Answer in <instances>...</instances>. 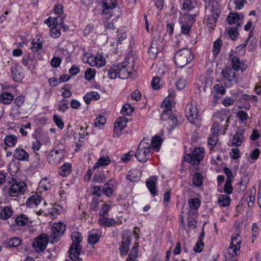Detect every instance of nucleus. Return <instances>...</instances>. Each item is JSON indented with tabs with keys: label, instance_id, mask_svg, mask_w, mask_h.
Segmentation results:
<instances>
[{
	"label": "nucleus",
	"instance_id": "8fccbe9b",
	"mask_svg": "<svg viewBox=\"0 0 261 261\" xmlns=\"http://www.w3.org/2000/svg\"><path fill=\"white\" fill-rule=\"evenodd\" d=\"M172 101L168 100V101L165 100L162 103V108L164 109V113L162 115V117L166 118V115H168L169 114V113H170V109H171V104Z\"/></svg>",
	"mask_w": 261,
	"mask_h": 261
},
{
	"label": "nucleus",
	"instance_id": "6e6552de",
	"mask_svg": "<svg viewBox=\"0 0 261 261\" xmlns=\"http://www.w3.org/2000/svg\"><path fill=\"white\" fill-rule=\"evenodd\" d=\"M233 69L230 67L224 68L221 72V75L224 80V84L228 88L231 87L236 83V73Z\"/></svg>",
	"mask_w": 261,
	"mask_h": 261
},
{
	"label": "nucleus",
	"instance_id": "0eeeda50",
	"mask_svg": "<svg viewBox=\"0 0 261 261\" xmlns=\"http://www.w3.org/2000/svg\"><path fill=\"white\" fill-rule=\"evenodd\" d=\"M119 66V78L121 79H127L132 70L134 64L133 61L132 62L129 61L128 59L125 58L122 63L117 64Z\"/></svg>",
	"mask_w": 261,
	"mask_h": 261
},
{
	"label": "nucleus",
	"instance_id": "79ce46f5",
	"mask_svg": "<svg viewBox=\"0 0 261 261\" xmlns=\"http://www.w3.org/2000/svg\"><path fill=\"white\" fill-rule=\"evenodd\" d=\"M151 150L154 149L155 151L160 150L161 145V138L159 136H154L150 141Z\"/></svg>",
	"mask_w": 261,
	"mask_h": 261
},
{
	"label": "nucleus",
	"instance_id": "393cba45",
	"mask_svg": "<svg viewBox=\"0 0 261 261\" xmlns=\"http://www.w3.org/2000/svg\"><path fill=\"white\" fill-rule=\"evenodd\" d=\"M245 140L243 130L237 131L232 138V145L233 146H239Z\"/></svg>",
	"mask_w": 261,
	"mask_h": 261
},
{
	"label": "nucleus",
	"instance_id": "473e14b6",
	"mask_svg": "<svg viewBox=\"0 0 261 261\" xmlns=\"http://www.w3.org/2000/svg\"><path fill=\"white\" fill-rule=\"evenodd\" d=\"M14 95L9 92H3L0 95V102L4 105H9L14 99Z\"/></svg>",
	"mask_w": 261,
	"mask_h": 261
},
{
	"label": "nucleus",
	"instance_id": "aec40b11",
	"mask_svg": "<svg viewBox=\"0 0 261 261\" xmlns=\"http://www.w3.org/2000/svg\"><path fill=\"white\" fill-rule=\"evenodd\" d=\"M65 17V16L64 15H59L56 17H49L48 19L45 20V23L50 28H51V26L61 27V25L64 23Z\"/></svg>",
	"mask_w": 261,
	"mask_h": 261
},
{
	"label": "nucleus",
	"instance_id": "39448f33",
	"mask_svg": "<svg viewBox=\"0 0 261 261\" xmlns=\"http://www.w3.org/2000/svg\"><path fill=\"white\" fill-rule=\"evenodd\" d=\"M204 153V148H195L185 155V161L192 165L198 166L203 160Z\"/></svg>",
	"mask_w": 261,
	"mask_h": 261
},
{
	"label": "nucleus",
	"instance_id": "6ab92c4d",
	"mask_svg": "<svg viewBox=\"0 0 261 261\" xmlns=\"http://www.w3.org/2000/svg\"><path fill=\"white\" fill-rule=\"evenodd\" d=\"M116 0H102L101 3L103 8L102 13L106 15L109 14L116 7Z\"/></svg>",
	"mask_w": 261,
	"mask_h": 261
},
{
	"label": "nucleus",
	"instance_id": "13d9d810",
	"mask_svg": "<svg viewBox=\"0 0 261 261\" xmlns=\"http://www.w3.org/2000/svg\"><path fill=\"white\" fill-rule=\"evenodd\" d=\"M232 179H227L224 187V192L227 194L232 192L233 188L231 185Z\"/></svg>",
	"mask_w": 261,
	"mask_h": 261
},
{
	"label": "nucleus",
	"instance_id": "e2e57ef3",
	"mask_svg": "<svg viewBox=\"0 0 261 261\" xmlns=\"http://www.w3.org/2000/svg\"><path fill=\"white\" fill-rule=\"evenodd\" d=\"M106 179V175L101 173H98L95 174V175L93 176V181L94 182H98V183H102Z\"/></svg>",
	"mask_w": 261,
	"mask_h": 261
},
{
	"label": "nucleus",
	"instance_id": "37998d69",
	"mask_svg": "<svg viewBox=\"0 0 261 261\" xmlns=\"http://www.w3.org/2000/svg\"><path fill=\"white\" fill-rule=\"evenodd\" d=\"M240 27H241V24L238 23L237 27H228L227 28L228 36L231 39L233 40L236 39L238 35V29Z\"/></svg>",
	"mask_w": 261,
	"mask_h": 261
},
{
	"label": "nucleus",
	"instance_id": "c03bdc74",
	"mask_svg": "<svg viewBox=\"0 0 261 261\" xmlns=\"http://www.w3.org/2000/svg\"><path fill=\"white\" fill-rule=\"evenodd\" d=\"M146 186L153 196H155L158 195L156 181L148 180L146 182Z\"/></svg>",
	"mask_w": 261,
	"mask_h": 261
},
{
	"label": "nucleus",
	"instance_id": "774afa93",
	"mask_svg": "<svg viewBox=\"0 0 261 261\" xmlns=\"http://www.w3.org/2000/svg\"><path fill=\"white\" fill-rule=\"evenodd\" d=\"M53 120L56 123V124L58 126V127L62 129L64 127V123L62 118H60L58 115L55 114L54 115Z\"/></svg>",
	"mask_w": 261,
	"mask_h": 261
},
{
	"label": "nucleus",
	"instance_id": "f704fd0d",
	"mask_svg": "<svg viewBox=\"0 0 261 261\" xmlns=\"http://www.w3.org/2000/svg\"><path fill=\"white\" fill-rule=\"evenodd\" d=\"M119 66L115 64L112 65L108 71V77L111 80H114L117 77H119Z\"/></svg>",
	"mask_w": 261,
	"mask_h": 261
},
{
	"label": "nucleus",
	"instance_id": "bb28decb",
	"mask_svg": "<svg viewBox=\"0 0 261 261\" xmlns=\"http://www.w3.org/2000/svg\"><path fill=\"white\" fill-rule=\"evenodd\" d=\"M21 241L19 237H13L6 241L4 244L7 248L16 247L21 244Z\"/></svg>",
	"mask_w": 261,
	"mask_h": 261
},
{
	"label": "nucleus",
	"instance_id": "c85d7f7f",
	"mask_svg": "<svg viewBox=\"0 0 261 261\" xmlns=\"http://www.w3.org/2000/svg\"><path fill=\"white\" fill-rule=\"evenodd\" d=\"M141 175V173L139 170H132L128 172L126 178L131 182H137L140 180Z\"/></svg>",
	"mask_w": 261,
	"mask_h": 261
},
{
	"label": "nucleus",
	"instance_id": "4c0bfd02",
	"mask_svg": "<svg viewBox=\"0 0 261 261\" xmlns=\"http://www.w3.org/2000/svg\"><path fill=\"white\" fill-rule=\"evenodd\" d=\"M12 77L14 80L16 82H20L21 81L24 76L23 72H22L20 68H14L13 69L11 68Z\"/></svg>",
	"mask_w": 261,
	"mask_h": 261
},
{
	"label": "nucleus",
	"instance_id": "b1692460",
	"mask_svg": "<svg viewBox=\"0 0 261 261\" xmlns=\"http://www.w3.org/2000/svg\"><path fill=\"white\" fill-rule=\"evenodd\" d=\"M214 96V102L216 103L218 102L219 97L218 94L223 95L226 93L224 87L220 84H216L214 86L213 90L212 92Z\"/></svg>",
	"mask_w": 261,
	"mask_h": 261
},
{
	"label": "nucleus",
	"instance_id": "4d7b16f0",
	"mask_svg": "<svg viewBox=\"0 0 261 261\" xmlns=\"http://www.w3.org/2000/svg\"><path fill=\"white\" fill-rule=\"evenodd\" d=\"M95 70L90 68H88L85 72V77L88 81H90L94 79L95 75Z\"/></svg>",
	"mask_w": 261,
	"mask_h": 261
},
{
	"label": "nucleus",
	"instance_id": "a19ab883",
	"mask_svg": "<svg viewBox=\"0 0 261 261\" xmlns=\"http://www.w3.org/2000/svg\"><path fill=\"white\" fill-rule=\"evenodd\" d=\"M230 197L226 195H220L219 196L218 203L220 206H227L230 203Z\"/></svg>",
	"mask_w": 261,
	"mask_h": 261
},
{
	"label": "nucleus",
	"instance_id": "cd10ccee",
	"mask_svg": "<svg viewBox=\"0 0 261 261\" xmlns=\"http://www.w3.org/2000/svg\"><path fill=\"white\" fill-rule=\"evenodd\" d=\"M100 97V94L95 91L87 93L83 97L86 104L89 105L93 100H97Z\"/></svg>",
	"mask_w": 261,
	"mask_h": 261
},
{
	"label": "nucleus",
	"instance_id": "c756f323",
	"mask_svg": "<svg viewBox=\"0 0 261 261\" xmlns=\"http://www.w3.org/2000/svg\"><path fill=\"white\" fill-rule=\"evenodd\" d=\"M101 237L100 233L98 231H92L88 235V242L91 245L96 244Z\"/></svg>",
	"mask_w": 261,
	"mask_h": 261
},
{
	"label": "nucleus",
	"instance_id": "69168bd1",
	"mask_svg": "<svg viewBox=\"0 0 261 261\" xmlns=\"http://www.w3.org/2000/svg\"><path fill=\"white\" fill-rule=\"evenodd\" d=\"M196 16L197 13L194 14H186L183 16L182 19L185 21H188V23H191V25H192L193 23L195 21Z\"/></svg>",
	"mask_w": 261,
	"mask_h": 261
},
{
	"label": "nucleus",
	"instance_id": "20e7f679",
	"mask_svg": "<svg viewBox=\"0 0 261 261\" xmlns=\"http://www.w3.org/2000/svg\"><path fill=\"white\" fill-rule=\"evenodd\" d=\"M174 59L176 66L182 68L192 61L193 56L190 49L182 48L176 52Z\"/></svg>",
	"mask_w": 261,
	"mask_h": 261
},
{
	"label": "nucleus",
	"instance_id": "0e129e2a",
	"mask_svg": "<svg viewBox=\"0 0 261 261\" xmlns=\"http://www.w3.org/2000/svg\"><path fill=\"white\" fill-rule=\"evenodd\" d=\"M53 150L62 154L63 156H64L65 153V146L61 142L57 143Z\"/></svg>",
	"mask_w": 261,
	"mask_h": 261
},
{
	"label": "nucleus",
	"instance_id": "603ef678",
	"mask_svg": "<svg viewBox=\"0 0 261 261\" xmlns=\"http://www.w3.org/2000/svg\"><path fill=\"white\" fill-rule=\"evenodd\" d=\"M192 182L196 187L202 186L203 182V175L199 173H195L193 175Z\"/></svg>",
	"mask_w": 261,
	"mask_h": 261
},
{
	"label": "nucleus",
	"instance_id": "3c124183",
	"mask_svg": "<svg viewBox=\"0 0 261 261\" xmlns=\"http://www.w3.org/2000/svg\"><path fill=\"white\" fill-rule=\"evenodd\" d=\"M181 33L185 35H188L191 30V23H188V21L182 20L180 22Z\"/></svg>",
	"mask_w": 261,
	"mask_h": 261
},
{
	"label": "nucleus",
	"instance_id": "58836bf2",
	"mask_svg": "<svg viewBox=\"0 0 261 261\" xmlns=\"http://www.w3.org/2000/svg\"><path fill=\"white\" fill-rule=\"evenodd\" d=\"M4 142L7 146L13 147L17 142V137L15 135H7L4 139Z\"/></svg>",
	"mask_w": 261,
	"mask_h": 261
},
{
	"label": "nucleus",
	"instance_id": "680f3d73",
	"mask_svg": "<svg viewBox=\"0 0 261 261\" xmlns=\"http://www.w3.org/2000/svg\"><path fill=\"white\" fill-rule=\"evenodd\" d=\"M101 200L99 197H93L92 201L90 203V207L94 211H97L98 210V205Z\"/></svg>",
	"mask_w": 261,
	"mask_h": 261
},
{
	"label": "nucleus",
	"instance_id": "052dcab7",
	"mask_svg": "<svg viewBox=\"0 0 261 261\" xmlns=\"http://www.w3.org/2000/svg\"><path fill=\"white\" fill-rule=\"evenodd\" d=\"M138 246H134L131 249L130 252L128 255V258L127 260L137 261L136 259L138 256Z\"/></svg>",
	"mask_w": 261,
	"mask_h": 261
},
{
	"label": "nucleus",
	"instance_id": "c9c22d12",
	"mask_svg": "<svg viewBox=\"0 0 261 261\" xmlns=\"http://www.w3.org/2000/svg\"><path fill=\"white\" fill-rule=\"evenodd\" d=\"M196 5L195 0H184L181 4V9L185 11H190Z\"/></svg>",
	"mask_w": 261,
	"mask_h": 261
},
{
	"label": "nucleus",
	"instance_id": "e433bc0d",
	"mask_svg": "<svg viewBox=\"0 0 261 261\" xmlns=\"http://www.w3.org/2000/svg\"><path fill=\"white\" fill-rule=\"evenodd\" d=\"M111 162L109 156H103L100 158L93 166V169H96L101 166H105L108 165Z\"/></svg>",
	"mask_w": 261,
	"mask_h": 261
},
{
	"label": "nucleus",
	"instance_id": "ddd939ff",
	"mask_svg": "<svg viewBox=\"0 0 261 261\" xmlns=\"http://www.w3.org/2000/svg\"><path fill=\"white\" fill-rule=\"evenodd\" d=\"M230 60L232 69L234 70L238 71L241 70L244 72L247 67L246 60L241 61L239 58L235 56H231L230 57Z\"/></svg>",
	"mask_w": 261,
	"mask_h": 261
},
{
	"label": "nucleus",
	"instance_id": "dca6fc26",
	"mask_svg": "<svg viewBox=\"0 0 261 261\" xmlns=\"http://www.w3.org/2000/svg\"><path fill=\"white\" fill-rule=\"evenodd\" d=\"M117 186V181L113 179H111L103 185L101 192L105 195L110 197L116 190Z\"/></svg>",
	"mask_w": 261,
	"mask_h": 261
},
{
	"label": "nucleus",
	"instance_id": "09e8293b",
	"mask_svg": "<svg viewBox=\"0 0 261 261\" xmlns=\"http://www.w3.org/2000/svg\"><path fill=\"white\" fill-rule=\"evenodd\" d=\"M222 44V41L220 39H218L214 42L212 53L214 56L219 54Z\"/></svg>",
	"mask_w": 261,
	"mask_h": 261
},
{
	"label": "nucleus",
	"instance_id": "5701e85b",
	"mask_svg": "<svg viewBox=\"0 0 261 261\" xmlns=\"http://www.w3.org/2000/svg\"><path fill=\"white\" fill-rule=\"evenodd\" d=\"M13 156L16 160L21 161H28L29 159V153L21 148H16L14 152Z\"/></svg>",
	"mask_w": 261,
	"mask_h": 261
},
{
	"label": "nucleus",
	"instance_id": "6e6d98bb",
	"mask_svg": "<svg viewBox=\"0 0 261 261\" xmlns=\"http://www.w3.org/2000/svg\"><path fill=\"white\" fill-rule=\"evenodd\" d=\"M68 108V101L67 99H63L60 101L58 108L59 111L64 113Z\"/></svg>",
	"mask_w": 261,
	"mask_h": 261
},
{
	"label": "nucleus",
	"instance_id": "1a4fd4ad",
	"mask_svg": "<svg viewBox=\"0 0 261 261\" xmlns=\"http://www.w3.org/2000/svg\"><path fill=\"white\" fill-rule=\"evenodd\" d=\"M66 230V225L61 222L55 223L51 228L50 237L53 241L57 242Z\"/></svg>",
	"mask_w": 261,
	"mask_h": 261
},
{
	"label": "nucleus",
	"instance_id": "2eb2a0df",
	"mask_svg": "<svg viewBox=\"0 0 261 261\" xmlns=\"http://www.w3.org/2000/svg\"><path fill=\"white\" fill-rule=\"evenodd\" d=\"M240 239L241 236L239 234L232 238L231 242L228 249L229 254L232 257L237 255V251H239L240 248Z\"/></svg>",
	"mask_w": 261,
	"mask_h": 261
},
{
	"label": "nucleus",
	"instance_id": "f257e3e1",
	"mask_svg": "<svg viewBox=\"0 0 261 261\" xmlns=\"http://www.w3.org/2000/svg\"><path fill=\"white\" fill-rule=\"evenodd\" d=\"M152 153L150 140L144 138L140 143L135 155L138 161L144 163L150 159Z\"/></svg>",
	"mask_w": 261,
	"mask_h": 261
},
{
	"label": "nucleus",
	"instance_id": "ea45409f",
	"mask_svg": "<svg viewBox=\"0 0 261 261\" xmlns=\"http://www.w3.org/2000/svg\"><path fill=\"white\" fill-rule=\"evenodd\" d=\"M29 220V218L26 215L20 214L15 218V222L17 226H22L28 223Z\"/></svg>",
	"mask_w": 261,
	"mask_h": 261
},
{
	"label": "nucleus",
	"instance_id": "f8f14e48",
	"mask_svg": "<svg viewBox=\"0 0 261 261\" xmlns=\"http://www.w3.org/2000/svg\"><path fill=\"white\" fill-rule=\"evenodd\" d=\"M127 119L126 117H119L114 123L113 137H119L122 130L126 126Z\"/></svg>",
	"mask_w": 261,
	"mask_h": 261
},
{
	"label": "nucleus",
	"instance_id": "49530a36",
	"mask_svg": "<svg viewBox=\"0 0 261 261\" xmlns=\"http://www.w3.org/2000/svg\"><path fill=\"white\" fill-rule=\"evenodd\" d=\"M30 49L34 52L38 51L42 47V41L39 39H33L31 42Z\"/></svg>",
	"mask_w": 261,
	"mask_h": 261
},
{
	"label": "nucleus",
	"instance_id": "412c9836",
	"mask_svg": "<svg viewBox=\"0 0 261 261\" xmlns=\"http://www.w3.org/2000/svg\"><path fill=\"white\" fill-rule=\"evenodd\" d=\"M54 185V181L49 178H42L39 183L38 190L40 192H43L50 189Z\"/></svg>",
	"mask_w": 261,
	"mask_h": 261
},
{
	"label": "nucleus",
	"instance_id": "9b49d317",
	"mask_svg": "<svg viewBox=\"0 0 261 261\" xmlns=\"http://www.w3.org/2000/svg\"><path fill=\"white\" fill-rule=\"evenodd\" d=\"M205 2V11L206 14H215L219 16L221 11L219 3L215 1L204 0Z\"/></svg>",
	"mask_w": 261,
	"mask_h": 261
},
{
	"label": "nucleus",
	"instance_id": "a211bd4d",
	"mask_svg": "<svg viewBox=\"0 0 261 261\" xmlns=\"http://www.w3.org/2000/svg\"><path fill=\"white\" fill-rule=\"evenodd\" d=\"M200 203V200L198 198L189 199L188 201L189 207L188 208V215H196Z\"/></svg>",
	"mask_w": 261,
	"mask_h": 261
},
{
	"label": "nucleus",
	"instance_id": "864d4df0",
	"mask_svg": "<svg viewBox=\"0 0 261 261\" xmlns=\"http://www.w3.org/2000/svg\"><path fill=\"white\" fill-rule=\"evenodd\" d=\"M218 141V136L216 135L211 134L208 139V145L211 149L214 148Z\"/></svg>",
	"mask_w": 261,
	"mask_h": 261
},
{
	"label": "nucleus",
	"instance_id": "2f4dec72",
	"mask_svg": "<svg viewBox=\"0 0 261 261\" xmlns=\"http://www.w3.org/2000/svg\"><path fill=\"white\" fill-rule=\"evenodd\" d=\"M243 18V15L238 13H233L231 12L229 14L227 17V20L229 24H233L235 23H239L238 22L242 19Z\"/></svg>",
	"mask_w": 261,
	"mask_h": 261
},
{
	"label": "nucleus",
	"instance_id": "4468645a",
	"mask_svg": "<svg viewBox=\"0 0 261 261\" xmlns=\"http://www.w3.org/2000/svg\"><path fill=\"white\" fill-rule=\"evenodd\" d=\"M163 43L160 41L159 39H153L151 45L148 49V55L149 58L151 59H154L156 58L158 52L162 48Z\"/></svg>",
	"mask_w": 261,
	"mask_h": 261
},
{
	"label": "nucleus",
	"instance_id": "338daca9",
	"mask_svg": "<svg viewBox=\"0 0 261 261\" xmlns=\"http://www.w3.org/2000/svg\"><path fill=\"white\" fill-rule=\"evenodd\" d=\"M106 122V118L102 115H99L95 120V125L96 126L100 127L103 126Z\"/></svg>",
	"mask_w": 261,
	"mask_h": 261
},
{
	"label": "nucleus",
	"instance_id": "f03ea898",
	"mask_svg": "<svg viewBox=\"0 0 261 261\" xmlns=\"http://www.w3.org/2000/svg\"><path fill=\"white\" fill-rule=\"evenodd\" d=\"M10 184L7 190V194L11 197H18L23 194L27 189L26 183L22 181H17L12 178L11 181H8Z\"/></svg>",
	"mask_w": 261,
	"mask_h": 261
},
{
	"label": "nucleus",
	"instance_id": "a18cd8bd",
	"mask_svg": "<svg viewBox=\"0 0 261 261\" xmlns=\"http://www.w3.org/2000/svg\"><path fill=\"white\" fill-rule=\"evenodd\" d=\"M207 16V25L208 28L213 29L217 22L219 16L215 14H206Z\"/></svg>",
	"mask_w": 261,
	"mask_h": 261
},
{
	"label": "nucleus",
	"instance_id": "f3484780",
	"mask_svg": "<svg viewBox=\"0 0 261 261\" xmlns=\"http://www.w3.org/2000/svg\"><path fill=\"white\" fill-rule=\"evenodd\" d=\"M88 63L91 66H96L100 68L105 65L106 61L104 57L101 55H97L96 56H92L87 60Z\"/></svg>",
	"mask_w": 261,
	"mask_h": 261
},
{
	"label": "nucleus",
	"instance_id": "de8ad7c7",
	"mask_svg": "<svg viewBox=\"0 0 261 261\" xmlns=\"http://www.w3.org/2000/svg\"><path fill=\"white\" fill-rule=\"evenodd\" d=\"M130 244V241L129 239L122 242L121 245L119 248L120 252L121 255H126L127 254Z\"/></svg>",
	"mask_w": 261,
	"mask_h": 261
},
{
	"label": "nucleus",
	"instance_id": "bf43d9fd",
	"mask_svg": "<svg viewBox=\"0 0 261 261\" xmlns=\"http://www.w3.org/2000/svg\"><path fill=\"white\" fill-rule=\"evenodd\" d=\"M52 28L50 31V36L54 38H58L60 36L61 32H60V27H58V26H51Z\"/></svg>",
	"mask_w": 261,
	"mask_h": 261
},
{
	"label": "nucleus",
	"instance_id": "a878e982",
	"mask_svg": "<svg viewBox=\"0 0 261 261\" xmlns=\"http://www.w3.org/2000/svg\"><path fill=\"white\" fill-rule=\"evenodd\" d=\"M0 218L4 220L10 218L13 214V211L11 206L1 207Z\"/></svg>",
	"mask_w": 261,
	"mask_h": 261
},
{
	"label": "nucleus",
	"instance_id": "4be33fe9",
	"mask_svg": "<svg viewBox=\"0 0 261 261\" xmlns=\"http://www.w3.org/2000/svg\"><path fill=\"white\" fill-rule=\"evenodd\" d=\"M63 157L62 154L51 150L47 156V161L51 165H57L61 162Z\"/></svg>",
	"mask_w": 261,
	"mask_h": 261
},
{
	"label": "nucleus",
	"instance_id": "423d86ee",
	"mask_svg": "<svg viewBox=\"0 0 261 261\" xmlns=\"http://www.w3.org/2000/svg\"><path fill=\"white\" fill-rule=\"evenodd\" d=\"M185 115L189 121L192 124L197 125L200 119L197 108L196 105L189 103L185 108Z\"/></svg>",
	"mask_w": 261,
	"mask_h": 261
},
{
	"label": "nucleus",
	"instance_id": "7ed1b4c3",
	"mask_svg": "<svg viewBox=\"0 0 261 261\" xmlns=\"http://www.w3.org/2000/svg\"><path fill=\"white\" fill-rule=\"evenodd\" d=\"M71 238L72 241V244L69 248L68 254L70 259H74V258L80 254L82 249L80 243L83 240V237L80 232L74 231L71 233Z\"/></svg>",
	"mask_w": 261,
	"mask_h": 261
},
{
	"label": "nucleus",
	"instance_id": "9d476101",
	"mask_svg": "<svg viewBox=\"0 0 261 261\" xmlns=\"http://www.w3.org/2000/svg\"><path fill=\"white\" fill-rule=\"evenodd\" d=\"M48 242V240L47 235L42 234L36 239L33 243V246L37 252H40L45 249Z\"/></svg>",
	"mask_w": 261,
	"mask_h": 261
},
{
	"label": "nucleus",
	"instance_id": "72a5a7b5",
	"mask_svg": "<svg viewBox=\"0 0 261 261\" xmlns=\"http://www.w3.org/2000/svg\"><path fill=\"white\" fill-rule=\"evenodd\" d=\"M71 171L72 170L71 164L66 163L59 169L58 173L62 176L66 177L70 174Z\"/></svg>",
	"mask_w": 261,
	"mask_h": 261
},
{
	"label": "nucleus",
	"instance_id": "7c9ffc66",
	"mask_svg": "<svg viewBox=\"0 0 261 261\" xmlns=\"http://www.w3.org/2000/svg\"><path fill=\"white\" fill-rule=\"evenodd\" d=\"M42 197L39 195L31 196L27 201L26 204L30 207L36 206L40 204Z\"/></svg>",
	"mask_w": 261,
	"mask_h": 261
},
{
	"label": "nucleus",
	"instance_id": "5fc2aeb1",
	"mask_svg": "<svg viewBox=\"0 0 261 261\" xmlns=\"http://www.w3.org/2000/svg\"><path fill=\"white\" fill-rule=\"evenodd\" d=\"M133 112V108L131 105L128 103H125L123 105L121 110V113L124 116H129Z\"/></svg>",
	"mask_w": 261,
	"mask_h": 261
}]
</instances>
